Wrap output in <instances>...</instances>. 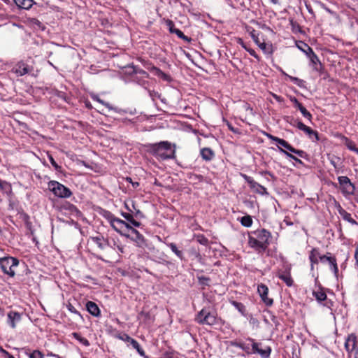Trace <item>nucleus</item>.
I'll use <instances>...</instances> for the list:
<instances>
[{
    "label": "nucleus",
    "mask_w": 358,
    "mask_h": 358,
    "mask_svg": "<svg viewBox=\"0 0 358 358\" xmlns=\"http://www.w3.org/2000/svg\"><path fill=\"white\" fill-rule=\"evenodd\" d=\"M147 151L153 156L162 160L174 159L176 157V145H172L169 141H161L157 143H148L145 145Z\"/></svg>",
    "instance_id": "1"
},
{
    "label": "nucleus",
    "mask_w": 358,
    "mask_h": 358,
    "mask_svg": "<svg viewBox=\"0 0 358 358\" xmlns=\"http://www.w3.org/2000/svg\"><path fill=\"white\" fill-rule=\"evenodd\" d=\"M256 237H249V245L259 252L266 251L269 245V239L271 238V233L262 229L255 232Z\"/></svg>",
    "instance_id": "2"
},
{
    "label": "nucleus",
    "mask_w": 358,
    "mask_h": 358,
    "mask_svg": "<svg viewBox=\"0 0 358 358\" xmlns=\"http://www.w3.org/2000/svg\"><path fill=\"white\" fill-rule=\"evenodd\" d=\"M194 320L201 325L213 326L218 322L217 314L210 313L206 308L201 309L195 316Z\"/></svg>",
    "instance_id": "3"
},
{
    "label": "nucleus",
    "mask_w": 358,
    "mask_h": 358,
    "mask_svg": "<svg viewBox=\"0 0 358 358\" xmlns=\"http://www.w3.org/2000/svg\"><path fill=\"white\" fill-rule=\"evenodd\" d=\"M48 186L55 196L69 198L72 195V192L69 188L56 180H50L48 182Z\"/></svg>",
    "instance_id": "4"
},
{
    "label": "nucleus",
    "mask_w": 358,
    "mask_h": 358,
    "mask_svg": "<svg viewBox=\"0 0 358 358\" xmlns=\"http://www.w3.org/2000/svg\"><path fill=\"white\" fill-rule=\"evenodd\" d=\"M19 264V260L15 257H6L0 259V266L3 272L10 277H14L15 275L13 267L17 266Z\"/></svg>",
    "instance_id": "5"
},
{
    "label": "nucleus",
    "mask_w": 358,
    "mask_h": 358,
    "mask_svg": "<svg viewBox=\"0 0 358 358\" xmlns=\"http://www.w3.org/2000/svg\"><path fill=\"white\" fill-rule=\"evenodd\" d=\"M111 227L119 234L126 238H130V234L128 233L131 225L125 221L116 217L111 223Z\"/></svg>",
    "instance_id": "6"
},
{
    "label": "nucleus",
    "mask_w": 358,
    "mask_h": 358,
    "mask_svg": "<svg viewBox=\"0 0 358 358\" xmlns=\"http://www.w3.org/2000/svg\"><path fill=\"white\" fill-rule=\"evenodd\" d=\"M241 176L245 180V181L249 185L250 188L252 189L254 192L262 195L268 194L266 188L262 186V185L259 184L256 181H255L252 177L248 176L245 173H241Z\"/></svg>",
    "instance_id": "7"
},
{
    "label": "nucleus",
    "mask_w": 358,
    "mask_h": 358,
    "mask_svg": "<svg viewBox=\"0 0 358 358\" xmlns=\"http://www.w3.org/2000/svg\"><path fill=\"white\" fill-rule=\"evenodd\" d=\"M338 183L342 193L344 195H352L355 193V187L347 176H339L338 178Z\"/></svg>",
    "instance_id": "8"
},
{
    "label": "nucleus",
    "mask_w": 358,
    "mask_h": 358,
    "mask_svg": "<svg viewBox=\"0 0 358 358\" xmlns=\"http://www.w3.org/2000/svg\"><path fill=\"white\" fill-rule=\"evenodd\" d=\"M247 31L249 32L250 36L255 41V43L264 51L266 54H270L272 52V48L271 45H268L264 42H261L259 38V33L255 30L252 27H248Z\"/></svg>",
    "instance_id": "9"
},
{
    "label": "nucleus",
    "mask_w": 358,
    "mask_h": 358,
    "mask_svg": "<svg viewBox=\"0 0 358 358\" xmlns=\"http://www.w3.org/2000/svg\"><path fill=\"white\" fill-rule=\"evenodd\" d=\"M295 122L296 123V127L303 131L312 141L317 142L320 140L317 131L312 129L299 120H296Z\"/></svg>",
    "instance_id": "10"
},
{
    "label": "nucleus",
    "mask_w": 358,
    "mask_h": 358,
    "mask_svg": "<svg viewBox=\"0 0 358 358\" xmlns=\"http://www.w3.org/2000/svg\"><path fill=\"white\" fill-rule=\"evenodd\" d=\"M34 71V68L23 61L17 62L14 68V72L20 76L30 73Z\"/></svg>",
    "instance_id": "11"
},
{
    "label": "nucleus",
    "mask_w": 358,
    "mask_h": 358,
    "mask_svg": "<svg viewBox=\"0 0 358 358\" xmlns=\"http://www.w3.org/2000/svg\"><path fill=\"white\" fill-rule=\"evenodd\" d=\"M257 292L262 300L266 306H270L273 304V299L268 297V288L266 285L262 283L259 285Z\"/></svg>",
    "instance_id": "12"
},
{
    "label": "nucleus",
    "mask_w": 358,
    "mask_h": 358,
    "mask_svg": "<svg viewBox=\"0 0 358 358\" xmlns=\"http://www.w3.org/2000/svg\"><path fill=\"white\" fill-rule=\"evenodd\" d=\"M308 57L309 58L311 62L313 70L319 72L321 75L323 74L324 73V68L322 63L320 62L318 57L315 54V52L313 51L311 52L308 55Z\"/></svg>",
    "instance_id": "13"
},
{
    "label": "nucleus",
    "mask_w": 358,
    "mask_h": 358,
    "mask_svg": "<svg viewBox=\"0 0 358 358\" xmlns=\"http://www.w3.org/2000/svg\"><path fill=\"white\" fill-rule=\"evenodd\" d=\"M166 24L169 27V29L171 33L176 34L178 36V38L182 39L186 42H190L192 41L191 38L185 36L181 30L175 27L173 21L168 20L166 21Z\"/></svg>",
    "instance_id": "14"
},
{
    "label": "nucleus",
    "mask_w": 358,
    "mask_h": 358,
    "mask_svg": "<svg viewBox=\"0 0 358 358\" xmlns=\"http://www.w3.org/2000/svg\"><path fill=\"white\" fill-rule=\"evenodd\" d=\"M256 348L253 349L252 354H257L261 356L262 358H268L270 356L271 349L268 346L262 347V344L261 343L256 342Z\"/></svg>",
    "instance_id": "15"
},
{
    "label": "nucleus",
    "mask_w": 358,
    "mask_h": 358,
    "mask_svg": "<svg viewBox=\"0 0 358 358\" xmlns=\"http://www.w3.org/2000/svg\"><path fill=\"white\" fill-rule=\"evenodd\" d=\"M256 345V342L252 338H248L246 341L238 344V346L248 354H252L253 349H255Z\"/></svg>",
    "instance_id": "16"
},
{
    "label": "nucleus",
    "mask_w": 358,
    "mask_h": 358,
    "mask_svg": "<svg viewBox=\"0 0 358 358\" xmlns=\"http://www.w3.org/2000/svg\"><path fill=\"white\" fill-rule=\"evenodd\" d=\"M150 66H148L147 69L157 77L166 82H171L172 80L170 75L163 72L161 69L153 65L150 64Z\"/></svg>",
    "instance_id": "17"
},
{
    "label": "nucleus",
    "mask_w": 358,
    "mask_h": 358,
    "mask_svg": "<svg viewBox=\"0 0 358 358\" xmlns=\"http://www.w3.org/2000/svg\"><path fill=\"white\" fill-rule=\"evenodd\" d=\"M269 138L277 142V146L280 150L286 154L288 157H291V153L288 151H285L281 148V147L285 148L289 151H291V145L285 140L279 138L278 137L273 136L272 135H268Z\"/></svg>",
    "instance_id": "18"
},
{
    "label": "nucleus",
    "mask_w": 358,
    "mask_h": 358,
    "mask_svg": "<svg viewBox=\"0 0 358 358\" xmlns=\"http://www.w3.org/2000/svg\"><path fill=\"white\" fill-rule=\"evenodd\" d=\"M289 270V268H281L278 270L277 274L278 277L284 281L289 287L291 286V275Z\"/></svg>",
    "instance_id": "19"
},
{
    "label": "nucleus",
    "mask_w": 358,
    "mask_h": 358,
    "mask_svg": "<svg viewBox=\"0 0 358 358\" xmlns=\"http://www.w3.org/2000/svg\"><path fill=\"white\" fill-rule=\"evenodd\" d=\"M91 239L101 250H105L107 247L112 248L108 240L105 238L103 236L91 237Z\"/></svg>",
    "instance_id": "20"
},
{
    "label": "nucleus",
    "mask_w": 358,
    "mask_h": 358,
    "mask_svg": "<svg viewBox=\"0 0 358 358\" xmlns=\"http://www.w3.org/2000/svg\"><path fill=\"white\" fill-rule=\"evenodd\" d=\"M200 156L206 162L212 161L215 157V152L210 148H203L200 150Z\"/></svg>",
    "instance_id": "21"
},
{
    "label": "nucleus",
    "mask_w": 358,
    "mask_h": 358,
    "mask_svg": "<svg viewBox=\"0 0 358 358\" xmlns=\"http://www.w3.org/2000/svg\"><path fill=\"white\" fill-rule=\"evenodd\" d=\"M129 231H131V234H133L134 235V236H130V238H129V239L136 242L138 244V245H139V246H141L143 244L145 243V238H144L142 234H141L138 230H136V229L133 228L131 226V228L129 229Z\"/></svg>",
    "instance_id": "22"
},
{
    "label": "nucleus",
    "mask_w": 358,
    "mask_h": 358,
    "mask_svg": "<svg viewBox=\"0 0 358 358\" xmlns=\"http://www.w3.org/2000/svg\"><path fill=\"white\" fill-rule=\"evenodd\" d=\"M292 102L294 103L295 107L301 111L303 116L309 121H311L312 115L296 98L292 97Z\"/></svg>",
    "instance_id": "23"
},
{
    "label": "nucleus",
    "mask_w": 358,
    "mask_h": 358,
    "mask_svg": "<svg viewBox=\"0 0 358 358\" xmlns=\"http://www.w3.org/2000/svg\"><path fill=\"white\" fill-rule=\"evenodd\" d=\"M87 310L93 316H100V309L96 303L89 301L86 303Z\"/></svg>",
    "instance_id": "24"
},
{
    "label": "nucleus",
    "mask_w": 358,
    "mask_h": 358,
    "mask_svg": "<svg viewBox=\"0 0 358 358\" xmlns=\"http://www.w3.org/2000/svg\"><path fill=\"white\" fill-rule=\"evenodd\" d=\"M19 9L29 10L36 3L34 0H13Z\"/></svg>",
    "instance_id": "25"
},
{
    "label": "nucleus",
    "mask_w": 358,
    "mask_h": 358,
    "mask_svg": "<svg viewBox=\"0 0 358 358\" xmlns=\"http://www.w3.org/2000/svg\"><path fill=\"white\" fill-rule=\"evenodd\" d=\"M8 320L10 327L15 328V322H19L21 320V314L16 311H10L8 313Z\"/></svg>",
    "instance_id": "26"
},
{
    "label": "nucleus",
    "mask_w": 358,
    "mask_h": 358,
    "mask_svg": "<svg viewBox=\"0 0 358 358\" xmlns=\"http://www.w3.org/2000/svg\"><path fill=\"white\" fill-rule=\"evenodd\" d=\"M357 344V336L354 334H351L346 339L345 346L347 350H353Z\"/></svg>",
    "instance_id": "27"
},
{
    "label": "nucleus",
    "mask_w": 358,
    "mask_h": 358,
    "mask_svg": "<svg viewBox=\"0 0 358 358\" xmlns=\"http://www.w3.org/2000/svg\"><path fill=\"white\" fill-rule=\"evenodd\" d=\"M338 211H339L340 215H341V217H343V219L344 220L350 222V224H352L353 225L357 224V221L352 217L351 214L348 213L345 210L343 209L341 206H340V209Z\"/></svg>",
    "instance_id": "28"
},
{
    "label": "nucleus",
    "mask_w": 358,
    "mask_h": 358,
    "mask_svg": "<svg viewBox=\"0 0 358 358\" xmlns=\"http://www.w3.org/2000/svg\"><path fill=\"white\" fill-rule=\"evenodd\" d=\"M296 48L303 52L307 56L313 52V49L306 43L303 41L295 42Z\"/></svg>",
    "instance_id": "29"
},
{
    "label": "nucleus",
    "mask_w": 358,
    "mask_h": 358,
    "mask_svg": "<svg viewBox=\"0 0 358 358\" xmlns=\"http://www.w3.org/2000/svg\"><path fill=\"white\" fill-rule=\"evenodd\" d=\"M167 246L171 250V251L180 259L184 260L185 257L182 250H179L176 244L174 243H166Z\"/></svg>",
    "instance_id": "30"
},
{
    "label": "nucleus",
    "mask_w": 358,
    "mask_h": 358,
    "mask_svg": "<svg viewBox=\"0 0 358 358\" xmlns=\"http://www.w3.org/2000/svg\"><path fill=\"white\" fill-rule=\"evenodd\" d=\"M138 318L142 320L145 323H149L154 320V317L152 314L149 311H145L144 310L139 313Z\"/></svg>",
    "instance_id": "31"
},
{
    "label": "nucleus",
    "mask_w": 358,
    "mask_h": 358,
    "mask_svg": "<svg viewBox=\"0 0 358 358\" xmlns=\"http://www.w3.org/2000/svg\"><path fill=\"white\" fill-rule=\"evenodd\" d=\"M99 213L102 217H103L110 222V225L116 218V217L111 212L107 210L101 209Z\"/></svg>",
    "instance_id": "32"
},
{
    "label": "nucleus",
    "mask_w": 358,
    "mask_h": 358,
    "mask_svg": "<svg viewBox=\"0 0 358 358\" xmlns=\"http://www.w3.org/2000/svg\"><path fill=\"white\" fill-rule=\"evenodd\" d=\"M320 256V253L317 249L313 248L310 254L309 259L311 262V267L313 268V264H318L317 257Z\"/></svg>",
    "instance_id": "33"
},
{
    "label": "nucleus",
    "mask_w": 358,
    "mask_h": 358,
    "mask_svg": "<svg viewBox=\"0 0 358 358\" xmlns=\"http://www.w3.org/2000/svg\"><path fill=\"white\" fill-rule=\"evenodd\" d=\"M231 304L241 313L243 315H246V308L243 303L236 301H232Z\"/></svg>",
    "instance_id": "34"
},
{
    "label": "nucleus",
    "mask_w": 358,
    "mask_h": 358,
    "mask_svg": "<svg viewBox=\"0 0 358 358\" xmlns=\"http://www.w3.org/2000/svg\"><path fill=\"white\" fill-rule=\"evenodd\" d=\"M72 336L74 338H76L77 341H78L80 343H82L85 346H86V347L90 346V343L89 341L87 338L82 337L79 333L73 332L72 334Z\"/></svg>",
    "instance_id": "35"
},
{
    "label": "nucleus",
    "mask_w": 358,
    "mask_h": 358,
    "mask_svg": "<svg viewBox=\"0 0 358 358\" xmlns=\"http://www.w3.org/2000/svg\"><path fill=\"white\" fill-rule=\"evenodd\" d=\"M240 222L243 227H250L252 224V219L250 215H245L241 218Z\"/></svg>",
    "instance_id": "36"
},
{
    "label": "nucleus",
    "mask_w": 358,
    "mask_h": 358,
    "mask_svg": "<svg viewBox=\"0 0 358 358\" xmlns=\"http://www.w3.org/2000/svg\"><path fill=\"white\" fill-rule=\"evenodd\" d=\"M328 262L330 265L331 269L336 275L338 273V268L336 263V259L334 257H331L330 259H328Z\"/></svg>",
    "instance_id": "37"
},
{
    "label": "nucleus",
    "mask_w": 358,
    "mask_h": 358,
    "mask_svg": "<svg viewBox=\"0 0 358 358\" xmlns=\"http://www.w3.org/2000/svg\"><path fill=\"white\" fill-rule=\"evenodd\" d=\"M313 295L315 297L317 301L322 302L326 300L327 299V294L323 291H317V292H313Z\"/></svg>",
    "instance_id": "38"
},
{
    "label": "nucleus",
    "mask_w": 358,
    "mask_h": 358,
    "mask_svg": "<svg viewBox=\"0 0 358 358\" xmlns=\"http://www.w3.org/2000/svg\"><path fill=\"white\" fill-rule=\"evenodd\" d=\"M198 282L200 285L204 288L206 286H209V282H210V278L206 276H197Z\"/></svg>",
    "instance_id": "39"
},
{
    "label": "nucleus",
    "mask_w": 358,
    "mask_h": 358,
    "mask_svg": "<svg viewBox=\"0 0 358 358\" xmlns=\"http://www.w3.org/2000/svg\"><path fill=\"white\" fill-rule=\"evenodd\" d=\"M130 344L132 345V347L134 349H136L137 350V352H138V354L140 355H141V356L145 355V351L141 347L140 344L138 343V342L137 341H136L135 339H131V343Z\"/></svg>",
    "instance_id": "40"
},
{
    "label": "nucleus",
    "mask_w": 358,
    "mask_h": 358,
    "mask_svg": "<svg viewBox=\"0 0 358 358\" xmlns=\"http://www.w3.org/2000/svg\"><path fill=\"white\" fill-rule=\"evenodd\" d=\"M29 21L31 25L34 27H37L38 29L44 30L45 26L36 18H29Z\"/></svg>",
    "instance_id": "41"
},
{
    "label": "nucleus",
    "mask_w": 358,
    "mask_h": 358,
    "mask_svg": "<svg viewBox=\"0 0 358 358\" xmlns=\"http://www.w3.org/2000/svg\"><path fill=\"white\" fill-rule=\"evenodd\" d=\"M48 159H49L50 164H52V166L55 168V169L57 171L62 172V166L58 165V164L55 162V160L54 159V158L52 157V155H48Z\"/></svg>",
    "instance_id": "42"
},
{
    "label": "nucleus",
    "mask_w": 358,
    "mask_h": 358,
    "mask_svg": "<svg viewBox=\"0 0 358 358\" xmlns=\"http://www.w3.org/2000/svg\"><path fill=\"white\" fill-rule=\"evenodd\" d=\"M196 241L203 245H208L209 241L208 239L203 234H199L196 236Z\"/></svg>",
    "instance_id": "43"
},
{
    "label": "nucleus",
    "mask_w": 358,
    "mask_h": 358,
    "mask_svg": "<svg viewBox=\"0 0 358 358\" xmlns=\"http://www.w3.org/2000/svg\"><path fill=\"white\" fill-rule=\"evenodd\" d=\"M292 153H295L298 155L302 159H305L307 162H308V155L303 150H296L292 148Z\"/></svg>",
    "instance_id": "44"
},
{
    "label": "nucleus",
    "mask_w": 358,
    "mask_h": 358,
    "mask_svg": "<svg viewBox=\"0 0 358 358\" xmlns=\"http://www.w3.org/2000/svg\"><path fill=\"white\" fill-rule=\"evenodd\" d=\"M133 71H134V73H135L136 74H140V75L143 76V77H145V78L149 77V74L145 71L139 68H137L136 66H134Z\"/></svg>",
    "instance_id": "45"
},
{
    "label": "nucleus",
    "mask_w": 358,
    "mask_h": 358,
    "mask_svg": "<svg viewBox=\"0 0 358 358\" xmlns=\"http://www.w3.org/2000/svg\"><path fill=\"white\" fill-rule=\"evenodd\" d=\"M345 145L350 150L352 151H353L356 148L355 143L347 138H345Z\"/></svg>",
    "instance_id": "46"
},
{
    "label": "nucleus",
    "mask_w": 358,
    "mask_h": 358,
    "mask_svg": "<svg viewBox=\"0 0 358 358\" xmlns=\"http://www.w3.org/2000/svg\"><path fill=\"white\" fill-rule=\"evenodd\" d=\"M164 358H178L176 353L173 350L166 351L163 353Z\"/></svg>",
    "instance_id": "47"
},
{
    "label": "nucleus",
    "mask_w": 358,
    "mask_h": 358,
    "mask_svg": "<svg viewBox=\"0 0 358 358\" xmlns=\"http://www.w3.org/2000/svg\"><path fill=\"white\" fill-rule=\"evenodd\" d=\"M92 97L93 100L99 102L100 103L106 106L109 109H113V108L110 106V104L108 103H106L103 100L101 99L97 95H94Z\"/></svg>",
    "instance_id": "48"
},
{
    "label": "nucleus",
    "mask_w": 358,
    "mask_h": 358,
    "mask_svg": "<svg viewBox=\"0 0 358 358\" xmlns=\"http://www.w3.org/2000/svg\"><path fill=\"white\" fill-rule=\"evenodd\" d=\"M292 83L298 85L300 87H305V81L298 78L292 77Z\"/></svg>",
    "instance_id": "49"
},
{
    "label": "nucleus",
    "mask_w": 358,
    "mask_h": 358,
    "mask_svg": "<svg viewBox=\"0 0 358 358\" xmlns=\"http://www.w3.org/2000/svg\"><path fill=\"white\" fill-rule=\"evenodd\" d=\"M29 358H43V354L39 350H34L29 355Z\"/></svg>",
    "instance_id": "50"
},
{
    "label": "nucleus",
    "mask_w": 358,
    "mask_h": 358,
    "mask_svg": "<svg viewBox=\"0 0 358 358\" xmlns=\"http://www.w3.org/2000/svg\"><path fill=\"white\" fill-rule=\"evenodd\" d=\"M292 161L295 162V163H293V164L296 166H299L301 165V166L305 165L304 162L302 160L299 159V158H297L296 157H295L294 155H292Z\"/></svg>",
    "instance_id": "51"
},
{
    "label": "nucleus",
    "mask_w": 358,
    "mask_h": 358,
    "mask_svg": "<svg viewBox=\"0 0 358 358\" xmlns=\"http://www.w3.org/2000/svg\"><path fill=\"white\" fill-rule=\"evenodd\" d=\"M121 215L129 222L134 218V216L131 214L125 212H122Z\"/></svg>",
    "instance_id": "52"
},
{
    "label": "nucleus",
    "mask_w": 358,
    "mask_h": 358,
    "mask_svg": "<svg viewBox=\"0 0 358 358\" xmlns=\"http://www.w3.org/2000/svg\"><path fill=\"white\" fill-rule=\"evenodd\" d=\"M246 51H248L251 56L256 58L258 61L260 60L259 57L253 49L248 48V49H246Z\"/></svg>",
    "instance_id": "53"
},
{
    "label": "nucleus",
    "mask_w": 358,
    "mask_h": 358,
    "mask_svg": "<svg viewBox=\"0 0 358 358\" xmlns=\"http://www.w3.org/2000/svg\"><path fill=\"white\" fill-rule=\"evenodd\" d=\"M67 209L69 210L71 212H73V211L79 212V210L77 208V207L75 205L71 204V203H69V207H68Z\"/></svg>",
    "instance_id": "54"
},
{
    "label": "nucleus",
    "mask_w": 358,
    "mask_h": 358,
    "mask_svg": "<svg viewBox=\"0 0 358 358\" xmlns=\"http://www.w3.org/2000/svg\"><path fill=\"white\" fill-rule=\"evenodd\" d=\"M250 323L253 324V325H256L257 326L259 324V321L257 319L253 317L252 315L250 318Z\"/></svg>",
    "instance_id": "55"
},
{
    "label": "nucleus",
    "mask_w": 358,
    "mask_h": 358,
    "mask_svg": "<svg viewBox=\"0 0 358 358\" xmlns=\"http://www.w3.org/2000/svg\"><path fill=\"white\" fill-rule=\"evenodd\" d=\"M332 256H327V255H320L319 256V258H320V262H324L326 261L328 262V259H330Z\"/></svg>",
    "instance_id": "56"
},
{
    "label": "nucleus",
    "mask_w": 358,
    "mask_h": 358,
    "mask_svg": "<svg viewBox=\"0 0 358 358\" xmlns=\"http://www.w3.org/2000/svg\"><path fill=\"white\" fill-rule=\"evenodd\" d=\"M133 226L136 227H139L141 225V223L135 220L134 218L129 222Z\"/></svg>",
    "instance_id": "57"
},
{
    "label": "nucleus",
    "mask_w": 358,
    "mask_h": 358,
    "mask_svg": "<svg viewBox=\"0 0 358 358\" xmlns=\"http://www.w3.org/2000/svg\"><path fill=\"white\" fill-rule=\"evenodd\" d=\"M149 94L152 99H154L155 97H159V93L155 91H149Z\"/></svg>",
    "instance_id": "58"
},
{
    "label": "nucleus",
    "mask_w": 358,
    "mask_h": 358,
    "mask_svg": "<svg viewBox=\"0 0 358 358\" xmlns=\"http://www.w3.org/2000/svg\"><path fill=\"white\" fill-rule=\"evenodd\" d=\"M0 352L4 355L5 356L7 357V358H9V356H11L12 355H10L8 351H6V350H4L2 347H0Z\"/></svg>",
    "instance_id": "59"
},
{
    "label": "nucleus",
    "mask_w": 358,
    "mask_h": 358,
    "mask_svg": "<svg viewBox=\"0 0 358 358\" xmlns=\"http://www.w3.org/2000/svg\"><path fill=\"white\" fill-rule=\"evenodd\" d=\"M135 216L136 218H139V219L144 217L143 213L139 210H136V211L135 213Z\"/></svg>",
    "instance_id": "60"
},
{
    "label": "nucleus",
    "mask_w": 358,
    "mask_h": 358,
    "mask_svg": "<svg viewBox=\"0 0 358 358\" xmlns=\"http://www.w3.org/2000/svg\"><path fill=\"white\" fill-rule=\"evenodd\" d=\"M69 310L71 312V313H77L78 315H80V313L76 310V308L72 306V305H69Z\"/></svg>",
    "instance_id": "61"
},
{
    "label": "nucleus",
    "mask_w": 358,
    "mask_h": 358,
    "mask_svg": "<svg viewBox=\"0 0 358 358\" xmlns=\"http://www.w3.org/2000/svg\"><path fill=\"white\" fill-rule=\"evenodd\" d=\"M355 258L356 259V265L358 266V245L355 251Z\"/></svg>",
    "instance_id": "62"
},
{
    "label": "nucleus",
    "mask_w": 358,
    "mask_h": 358,
    "mask_svg": "<svg viewBox=\"0 0 358 358\" xmlns=\"http://www.w3.org/2000/svg\"><path fill=\"white\" fill-rule=\"evenodd\" d=\"M284 222H285L287 226L291 225V221L289 220L288 217H286L284 220Z\"/></svg>",
    "instance_id": "63"
},
{
    "label": "nucleus",
    "mask_w": 358,
    "mask_h": 358,
    "mask_svg": "<svg viewBox=\"0 0 358 358\" xmlns=\"http://www.w3.org/2000/svg\"><path fill=\"white\" fill-rule=\"evenodd\" d=\"M27 226L29 228V229L30 230V234L31 235H33L34 234V231L31 229V223L27 222Z\"/></svg>",
    "instance_id": "64"
}]
</instances>
